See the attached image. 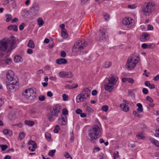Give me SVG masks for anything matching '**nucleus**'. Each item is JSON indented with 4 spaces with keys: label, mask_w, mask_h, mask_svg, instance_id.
<instances>
[{
    "label": "nucleus",
    "mask_w": 159,
    "mask_h": 159,
    "mask_svg": "<svg viewBox=\"0 0 159 159\" xmlns=\"http://www.w3.org/2000/svg\"><path fill=\"white\" fill-rule=\"evenodd\" d=\"M53 109H60L61 108V106L59 104L54 105L53 107Z\"/></svg>",
    "instance_id": "4c0bfd02"
},
{
    "label": "nucleus",
    "mask_w": 159,
    "mask_h": 159,
    "mask_svg": "<svg viewBox=\"0 0 159 159\" xmlns=\"http://www.w3.org/2000/svg\"><path fill=\"white\" fill-rule=\"evenodd\" d=\"M25 26V24L24 23H22L21 25H20L19 27V30H22Z\"/></svg>",
    "instance_id": "864d4df0"
},
{
    "label": "nucleus",
    "mask_w": 159,
    "mask_h": 159,
    "mask_svg": "<svg viewBox=\"0 0 159 159\" xmlns=\"http://www.w3.org/2000/svg\"><path fill=\"white\" fill-rule=\"evenodd\" d=\"M59 75L60 77L61 78H71L73 77V75L71 72L61 71L59 72Z\"/></svg>",
    "instance_id": "ddd939ff"
},
{
    "label": "nucleus",
    "mask_w": 159,
    "mask_h": 159,
    "mask_svg": "<svg viewBox=\"0 0 159 159\" xmlns=\"http://www.w3.org/2000/svg\"><path fill=\"white\" fill-rule=\"evenodd\" d=\"M155 8V4L152 2H149L143 6L142 12L144 15L149 16L154 11Z\"/></svg>",
    "instance_id": "39448f33"
},
{
    "label": "nucleus",
    "mask_w": 159,
    "mask_h": 159,
    "mask_svg": "<svg viewBox=\"0 0 159 159\" xmlns=\"http://www.w3.org/2000/svg\"><path fill=\"white\" fill-rule=\"evenodd\" d=\"M154 104L153 103H150L149 105V106L147 107V109H149L151 108H153L154 106Z\"/></svg>",
    "instance_id": "680f3d73"
},
{
    "label": "nucleus",
    "mask_w": 159,
    "mask_h": 159,
    "mask_svg": "<svg viewBox=\"0 0 159 159\" xmlns=\"http://www.w3.org/2000/svg\"><path fill=\"white\" fill-rule=\"evenodd\" d=\"M61 36L64 39H66L68 37V35L66 32V30H62Z\"/></svg>",
    "instance_id": "473e14b6"
},
{
    "label": "nucleus",
    "mask_w": 159,
    "mask_h": 159,
    "mask_svg": "<svg viewBox=\"0 0 159 159\" xmlns=\"http://www.w3.org/2000/svg\"><path fill=\"white\" fill-rule=\"evenodd\" d=\"M39 6L37 4H34L32 8L31 9V11L34 13L37 12L39 10Z\"/></svg>",
    "instance_id": "a211bd4d"
},
{
    "label": "nucleus",
    "mask_w": 159,
    "mask_h": 159,
    "mask_svg": "<svg viewBox=\"0 0 159 159\" xmlns=\"http://www.w3.org/2000/svg\"><path fill=\"white\" fill-rule=\"evenodd\" d=\"M149 35L145 33H143L142 34V38L143 39H147L148 38H149Z\"/></svg>",
    "instance_id": "c03bdc74"
},
{
    "label": "nucleus",
    "mask_w": 159,
    "mask_h": 159,
    "mask_svg": "<svg viewBox=\"0 0 159 159\" xmlns=\"http://www.w3.org/2000/svg\"><path fill=\"white\" fill-rule=\"evenodd\" d=\"M45 99V97L43 95H41L39 97V100L40 101H43Z\"/></svg>",
    "instance_id": "338daca9"
},
{
    "label": "nucleus",
    "mask_w": 159,
    "mask_h": 159,
    "mask_svg": "<svg viewBox=\"0 0 159 159\" xmlns=\"http://www.w3.org/2000/svg\"><path fill=\"white\" fill-rule=\"evenodd\" d=\"M23 60L21 57L19 55H17L15 56L14 61L16 62H19L22 61Z\"/></svg>",
    "instance_id": "412c9836"
},
{
    "label": "nucleus",
    "mask_w": 159,
    "mask_h": 159,
    "mask_svg": "<svg viewBox=\"0 0 159 159\" xmlns=\"http://www.w3.org/2000/svg\"><path fill=\"white\" fill-rule=\"evenodd\" d=\"M45 137L48 141L50 142L52 141L51 139V135L48 132L46 133L45 134Z\"/></svg>",
    "instance_id": "bb28decb"
},
{
    "label": "nucleus",
    "mask_w": 159,
    "mask_h": 159,
    "mask_svg": "<svg viewBox=\"0 0 159 159\" xmlns=\"http://www.w3.org/2000/svg\"><path fill=\"white\" fill-rule=\"evenodd\" d=\"M25 124L28 126H32L34 124V122L32 120H26L25 121Z\"/></svg>",
    "instance_id": "393cba45"
},
{
    "label": "nucleus",
    "mask_w": 159,
    "mask_h": 159,
    "mask_svg": "<svg viewBox=\"0 0 159 159\" xmlns=\"http://www.w3.org/2000/svg\"><path fill=\"white\" fill-rule=\"evenodd\" d=\"M123 103L120 104V107L121 109H125L126 108L127 109H129V108L128 106V104H129L130 103L129 101L124 100L123 101Z\"/></svg>",
    "instance_id": "2eb2a0df"
},
{
    "label": "nucleus",
    "mask_w": 159,
    "mask_h": 159,
    "mask_svg": "<svg viewBox=\"0 0 159 159\" xmlns=\"http://www.w3.org/2000/svg\"><path fill=\"white\" fill-rule=\"evenodd\" d=\"M27 52L28 54H31L33 53V51L31 49L28 48L27 50Z\"/></svg>",
    "instance_id": "e2e57ef3"
},
{
    "label": "nucleus",
    "mask_w": 159,
    "mask_h": 159,
    "mask_svg": "<svg viewBox=\"0 0 159 159\" xmlns=\"http://www.w3.org/2000/svg\"><path fill=\"white\" fill-rule=\"evenodd\" d=\"M19 137L21 140H22L25 137V133L23 132H20L19 135Z\"/></svg>",
    "instance_id": "e433bc0d"
},
{
    "label": "nucleus",
    "mask_w": 159,
    "mask_h": 159,
    "mask_svg": "<svg viewBox=\"0 0 159 159\" xmlns=\"http://www.w3.org/2000/svg\"><path fill=\"white\" fill-rule=\"evenodd\" d=\"M67 61L64 58H61L57 59L56 61V62L58 64H65L67 63Z\"/></svg>",
    "instance_id": "dca6fc26"
},
{
    "label": "nucleus",
    "mask_w": 159,
    "mask_h": 159,
    "mask_svg": "<svg viewBox=\"0 0 159 159\" xmlns=\"http://www.w3.org/2000/svg\"><path fill=\"white\" fill-rule=\"evenodd\" d=\"M127 81L131 84H133L134 82V80L132 78H128Z\"/></svg>",
    "instance_id": "603ef678"
},
{
    "label": "nucleus",
    "mask_w": 159,
    "mask_h": 159,
    "mask_svg": "<svg viewBox=\"0 0 159 159\" xmlns=\"http://www.w3.org/2000/svg\"><path fill=\"white\" fill-rule=\"evenodd\" d=\"M12 61V60L11 58L6 57L4 61V64H6L8 65H10Z\"/></svg>",
    "instance_id": "7c9ffc66"
},
{
    "label": "nucleus",
    "mask_w": 159,
    "mask_h": 159,
    "mask_svg": "<svg viewBox=\"0 0 159 159\" xmlns=\"http://www.w3.org/2000/svg\"><path fill=\"white\" fill-rule=\"evenodd\" d=\"M7 87L8 91L14 93L18 89L19 83L17 80L7 82Z\"/></svg>",
    "instance_id": "6e6552de"
},
{
    "label": "nucleus",
    "mask_w": 159,
    "mask_h": 159,
    "mask_svg": "<svg viewBox=\"0 0 159 159\" xmlns=\"http://www.w3.org/2000/svg\"><path fill=\"white\" fill-rule=\"evenodd\" d=\"M60 127L58 125H57L55 126V129L53 130V131L55 133H57L58 132V131L60 130Z\"/></svg>",
    "instance_id": "58836bf2"
},
{
    "label": "nucleus",
    "mask_w": 159,
    "mask_h": 159,
    "mask_svg": "<svg viewBox=\"0 0 159 159\" xmlns=\"http://www.w3.org/2000/svg\"><path fill=\"white\" fill-rule=\"evenodd\" d=\"M136 106L138 107L137 109H143V106L142 104L140 103H137L136 104Z\"/></svg>",
    "instance_id": "3c124183"
},
{
    "label": "nucleus",
    "mask_w": 159,
    "mask_h": 159,
    "mask_svg": "<svg viewBox=\"0 0 159 159\" xmlns=\"http://www.w3.org/2000/svg\"><path fill=\"white\" fill-rule=\"evenodd\" d=\"M56 152V150L55 149L52 150L50 151L48 153V155L51 157H53L54 156V153Z\"/></svg>",
    "instance_id": "ea45409f"
},
{
    "label": "nucleus",
    "mask_w": 159,
    "mask_h": 159,
    "mask_svg": "<svg viewBox=\"0 0 159 159\" xmlns=\"http://www.w3.org/2000/svg\"><path fill=\"white\" fill-rule=\"evenodd\" d=\"M58 120L59 121L61 120V124L62 125H65L66 123L67 118L66 116H65L64 117L62 116L61 118H60Z\"/></svg>",
    "instance_id": "4be33fe9"
},
{
    "label": "nucleus",
    "mask_w": 159,
    "mask_h": 159,
    "mask_svg": "<svg viewBox=\"0 0 159 159\" xmlns=\"http://www.w3.org/2000/svg\"><path fill=\"white\" fill-rule=\"evenodd\" d=\"M104 17L105 20L107 21L110 18V16L108 14L105 13L104 14Z\"/></svg>",
    "instance_id": "79ce46f5"
},
{
    "label": "nucleus",
    "mask_w": 159,
    "mask_h": 159,
    "mask_svg": "<svg viewBox=\"0 0 159 159\" xmlns=\"http://www.w3.org/2000/svg\"><path fill=\"white\" fill-rule=\"evenodd\" d=\"M118 80V77L115 75L112 74L108 78L109 82L115 85Z\"/></svg>",
    "instance_id": "f8f14e48"
},
{
    "label": "nucleus",
    "mask_w": 159,
    "mask_h": 159,
    "mask_svg": "<svg viewBox=\"0 0 159 159\" xmlns=\"http://www.w3.org/2000/svg\"><path fill=\"white\" fill-rule=\"evenodd\" d=\"M74 136L73 134V132H72L70 139V141L71 143H72L74 141Z\"/></svg>",
    "instance_id": "13d9d810"
},
{
    "label": "nucleus",
    "mask_w": 159,
    "mask_h": 159,
    "mask_svg": "<svg viewBox=\"0 0 159 159\" xmlns=\"http://www.w3.org/2000/svg\"><path fill=\"white\" fill-rule=\"evenodd\" d=\"M116 153L115 152L113 154V157H114V159H116V157H118L119 156V155H118L119 154V152L118 151H116Z\"/></svg>",
    "instance_id": "5fc2aeb1"
},
{
    "label": "nucleus",
    "mask_w": 159,
    "mask_h": 159,
    "mask_svg": "<svg viewBox=\"0 0 159 159\" xmlns=\"http://www.w3.org/2000/svg\"><path fill=\"white\" fill-rule=\"evenodd\" d=\"M89 96V89L87 88H85L76 96V101L77 102L85 101Z\"/></svg>",
    "instance_id": "423d86ee"
},
{
    "label": "nucleus",
    "mask_w": 159,
    "mask_h": 159,
    "mask_svg": "<svg viewBox=\"0 0 159 159\" xmlns=\"http://www.w3.org/2000/svg\"><path fill=\"white\" fill-rule=\"evenodd\" d=\"M16 38L14 37H11L9 39L1 40L0 50L2 51L9 52L16 47Z\"/></svg>",
    "instance_id": "f257e3e1"
},
{
    "label": "nucleus",
    "mask_w": 159,
    "mask_h": 159,
    "mask_svg": "<svg viewBox=\"0 0 159 159\" xmlns=\"http://www.w3.org/2000/svg\"><path fill=\"white\" fill-rule=\"evenodd\" d=\"M143 110H137V111H133V114L135 116H137L139 117H140V115L139 113L142 112Z\"/></svg>",
    "instance_id": "2f4dec72"
},
{
    "label": "nucleus",
    "mask_w": 159,
    "mask_h": 159,
    "mask_svg": "<svg viewBox=\"0 0 159 159\" xmlns=\"http://www.w3.org/2000/svg\"><path fill=\"white\" fill-rule=\"evenodd\" d=\"M7 29L10 30H13L14 31H17L18 30V27L16 25H11L8 26Z\"/></svg>",
    "instance_id": "6ab92c4d"
},
{
    "label": "nucleus",
    "mask_w": 159,
    "mask_h": 159,
    "mask_svg": "<svg viewBox=\"0 0 159 159\" xmlns=\"http://www.w3.org/2000/svg\"><path fill=\"white\" fill-rule=\"evenodd\" d=\"M78 86V84H73L71 85L70 88V89H74L77 88Z\"/></svg>",
    "instance_id": "69168bd1"
},
{
    "label": "nucleus",
    "mask_w": 159,
    "mask_h": 159,
    "mask_svg": "<svg viewBox=\"0 0 159 159\" xmlns=\"http://www.w3.org/2000/svg\"><path fill=\"white\" fill-rule=\"evenodd\" d=\"M87 45L86 42L84 40H78L74 44L72 51L75 55L81 54L82 51Z\"/></svg>",
    "instance_id": "7ed1b4c3"
},
{
    "label": "nucleus",
    "mask_w": 159,
    "mask_h": 159,
    "mask_svg": "<svg viewBox=\"0 0 159 159\" xmlns=\"http://www.w3.org/2000/svg\"><path fill=\"white\" fill-rule=\"evenodd\" d=\"M36 93V89L34 88H31L25 89L22 92V95L26 98H30V99H31L35 97Z\"/></svg>",
    "instance_id": "0eeeda50"
},
{
    "label": "nucleus",
    "mask_w": 159,
    "mask_h": 159,
    "mask_svg": "<svg viewBox=\"0 0 159 159\" xmlns=\"http://www.w3.org/2000/svg\"><path fill=\"white\" fill-rule=\"evenodd\" d=\"M100 150V148L99 147H95L93 149V153L98 152Z\"/></svg>",
    "instance_id": "49530a36"
},
{
    "label": "nucleus",
    "mask_w": 159,
    "mask_h": 159,
    "mask_svg": "<svg viewBox=\"0 0 159 159\" xmlns=\"http://www.w3.org/2000/svg\"><path fill=\"white\" fill-rule=\"evenodd\" d=\"M123 25L126 27L131 28L134 25V20L130 17H125L122 20Z\"/></svg>",
    "instance_id": "1a4fd4ad"
},
{
    "label": "nucleus",
    "mask_w": 159,
    "mask_h": 159,
    "mask_svg": "<svg viewBox=\"0 0 159 159\" xmlns=\"http://www.w3.org/2000/svg\"><path fill=\"white\" fill-rule=\"evenodd\" d=\"M64 157L66 158H70V159H72V157L67 152H66L64 153Z\"/></svg>",
    "instance_id": "a19ab883"
},
{
    "label": "nucleus",
    "mask_w": 159,
    "mask_h": 159,
    "mask_svg": "<svg viewBox=\"0 0 159 159\" xmlns=\"http://www.w3.org/2000/svg\"><path fill=\"white\" fill-rule=\"evenodd\" d=\"M105 30L104 29L100 30L99 34L97 38V40L100 42L106 40L107 37L105 34Z\"/></svg>",
    "instance_id": "9d476101"
},
{
    "label": "nucleus",
    "mask_w": 159,
    "mask_h": 159,
    "mask_svg": "<svg viewBox=\"0 0 159 159\" xmlns=\"http://www.w3.org/2000/svg\"><path fill=\"white\" fill-rule=\"evenodd\" d=\"M49 116L48 119L50 121L53 122L55 120V119L52 116H51V115H50V116Z\"/></svg>",
    "instance_id": "8fccbe9b"
},
{
    "label": "nucleus",
    "mask_w": 159,
    "mask_h": 159,
    "mask_svg": "<svg viewBox=\"0 0 159 159\" xmlns=\"http://www.w3.org/2000/svg\"><path fill=\"white\" fill-rule=\"evenodd\" d=\"M150 46H149L146 43H143L141 47L143 49H145L147 48H149Z\"/></svg>",
    "instance_id": "09e8293b"
},
{
    "label": "nucleus",
    "mask_w": 159,
    "mask_h": 159,
    "mask_svg": "<svg viewBox=\"0 0 159 159\" xmlns=\"http://www.w3.org/2000/svg\"><path fill=\"white\" fill-rule=\"evenodd\" d=\"M114 85L109 82L105 84L104 87L105 89L109 92H111L114 88Z\"/></svg>",
    "instance_id": "4468645a"
},
{
    "label": "nucleus",
    "mask_w": 159,
    "mask_h": 159,
    "mask_svg": "<svg viewBox=\"0 0 159 159\" xmlns=\"http://www.w3.org/2000/svg\"><path fill=\"white\" fill-rule=\"evenodd\" d=\"M62 114L66 116L68 114V110H62Z\"/></svg>",
    "instance_id": "0e129e2a"
},
{
    "label": "nucleus",
    "mask_w": 159,
    "mask_h": 159,
    "mask_svg": "<svg viewBox=\"0 0 159 159\" xmlns=\"http://www.w3.org/2000/svg\"><path fill=\"white\" fill-rule=\"evenodd\" d=\"M9 118L10 120H13L16 118V116L15 114L13 115L12 114H10L9 116Z\"/></svg>",
    "instance_id": "c9c22d12"
},
{
    "label": "nucleus",
    "mask_w": 159,
    "mask_h": 159,
    "mask_svg": "<svg viewBox=\"0 0 159 159\" xmlns=\"http://www.w3.org/2000/svg\"><path fill=\"white\" fill-rule=\"evenodd\" d=\"M62 97L63 100L64 101L67 100L68 99V96L66 94H63L62 95Z\"/></svg>",
    "instance_id": "a18cd8bd"
},
{
    "label": "nucleus",
    "mask_w": 159,
    "mask_h": 159,
    "mask_svg": "<svg viewBox=\"0 0 159 159\" xmlns=\"http://www.w3.org/2000/svg\"><path fill=\"white\" fill-rule=\"evenodd\" d=\"M140 60V57L138 55L134 54L130 56L126 63V68L128 70L134 69Z\"/></svg>",
    "instance_id": "f03ea898"
},
{
    "label": "nucleus",
    "mask_w": 159,
    "mask_h": 159,
    "mask_svg": "<svg viewBox=\"0 0 159 159\" xmlns=\"http://www.w3.org/2000/svg\"><path fill=\"white\" fill-rule=\"evenodd\" d=\"M39 27H40L42 26L44 23V21L41 18H39L37 20Z\"/></svg>",
    "instance_id": "cd10ccee"
},
{
    "label": "nucleus",
    "mask_w": 159,
    "mask_h": 159,
    "mask_svg": "<svg viewBox=\"0 0 159 159\" xmlns=\"http://www.w3.org/2000/svg\"><path fill=\"white\" fill-rule=\"evenodd\" d=\"M14 73L12 71L9 70L7 71L6 74L7 82L13 81L14 80H16L14 78Z\"/></svg>",
    "instance_id": "9b49d317"
},
{
    "label": "nucleus",
    "mask_w": 159,
    "mask_h": 159,
    "mask_svg": "<svg viewBox=\"0 0 159 159\" xmlns=\"http://www.w3.org/2000/svg\"><path fill=\"white\" fill-rule=\"evenodd\" d=\"M136 137L139 139H144L145 137L143 136L142 134L140 133H138L136 135Z\"/></svg>",
    "instance_id": "f704fd0d"
},
{
    "label": "nucleus",
    "mask_w": 159,
    "mask_h": 159,
    "mask_svg": "<svg viewBox=\"0 0 159 159\" xmlns=\"http://www.w3.org/2000/svg\"><path fill=\"white\" fill-rule=\"evenodd\" d=\"M60 112L59 110H52L50 113H48V116H49L50 115L51 116H57L58 115V114Z\"/></svg>",
    "instance_id": "f3484780"
},
{
    "label": "nucleus",
    "mask_w": 159,
    "mask_h": 159,
    "mask_svg": "<svg viewBox=\"0 0 159 159\" xmlns=\"http://www.w3.org/2000/svg\"><path fill=\"white\" fill-rule=\"evenodd\" d=\"M27 46L31 48H34L35 47V44L33 41L32 40H30L29 43L27 44Z\"/></svg>",
    "instance_id": "5701e85b"
},
{
    "label": "nucleus",
    "mask_w": 159,
    "mask_h": 159,
    "mask_svg": "<svg viewBox=\"0 0 159 159\" xmlns=\"http://www.w3.org/2000/svg\"><path fill=\"white\" fill-rule=\"evenodd\" d=\"M149 140L151 143L154 144L155 146L159 147V142L157 140L152 138H150Z\"/></svg>",
    "instance_id": "aec40b11"
},
{
    "label": "nucleus",
    "mask_w": 159,
    "mask_h": 159,
    "mask_svg": "<svg viewBox=\"0 0 159 159\" xmlns=\"http://www.w3.org/2000/svg\"><path fill=\"white\" fill-rule=\"evenodd\" d=\"M5 17L6 18V22H9L12 18L11 15L8 14H6L5 15Z\"/></svg>",
    "instance_id": "c85d7f7f"
},
{
    "label": "nucleus",
    "mask_w": 159,
    "mask_h": 159,
    "mask_svg": "<svg viewBox=\"0 0 159 159\" xmlns=\"http://www.w3.org/2000/svg\"><path fill=\"white\" fill-rule=\"evenodd\" d=\"M100 129L97 125H94L90 130V140L93 143H96V139L100 137Z\"/></svg>",
    "instance_id": "20e7f679"
},
{
    "label": "nucleus",
    "mask_w": 159,
    "mask_h": 159,
    "mask_svg": "<svg viewBox=\"0 0 159 159\" xmlns=\"http://www.w3.org/2000/svg\"><path fill=\"white\" fill-rule=\"evenodd\" d=\"M61 56L63 57H65L66 56V54L64 51H62L61 53Z\"/></svg>",
    "instance_id": "bf43d9fd"
},
{
    "label": "nucleus",
    "mask_w": 159,
    "mask_h": 159,
    "mask_svg": "<svg viewBox=\"0 0 159 159\" xmlns=\"http://www.w3.org/2000/svg\"><path fill=\"white\" fill-rule=\"evenodd\" d=\"M6 57L5 55L0 54V63L2 64H4V60Z\"/></svg>",
    "instance_id": "a878e982"
},
{
    "label": "nucleus",
    "mask_w": 159,
    "mask_h": 159,
    "mask_svg": "<svg viewBox=\"0 0 159 159\" xmlns=\"http://www.w3.org/2000/svg\"><path fill=\"white\" fill-rule=\"evenodd\" d=\"M137 7V5L135 4H133L132 5H128V7L130 9H134Z\"/></svg>",
    "instance_id": "de8ad7c7"
},
{
    "label": "nucleus",
    "mask_w": 159,
    "mask_h": 159,
    "mask_svg": "<svg viewBox=\"0 0 159 159\" xmlns=\"http://www.w3.org/2000/svg\"><path fill=\"white\" fill-rule=\"evenodd\" d=\"M159 80V75H157L154 78L153 80L154 81H157Z\"/></svg>",
    "instance_id": "774afa93"
},
{
    "label": "nucleus",
    "mask_w": 159,
    "mask_h": 159,
    "mask_svg": "<svg viewBox=\"0 0 159 159\" xmlns=\"http://www.w3.org/2000/svg\"><path fill=\"white\" fill-rule=\"evenodd\" d=\"M0 147L2 151H4L8 148V146L6 145H1Z\"/></svg>",
    "instance_id": "37998d69"
},
{
    "label": "nucleus",
    "mask_w": 159,
    "mask_h": 159,
    "mask_svg": "<svg viewBox=\"0 0 159 159\" xmlns=\"http://www.w3.org/2000/svg\"><path fill=\"white\" fill-rule=\"evenodd\" d=\"M3 133L5 135L9 134L10 136L12 135V131L7 129H5L3 130Z\"/></svg>",
    "instance_id": "c756f323"
},
{
    "label": "nucleus",
    "mask_w": 159,
    "mask_h": 159,
    "mask_svg": "<svg viewBox=\"0 0 159 159\" xmlns=\"http://www.w3.org/2000/svg\"><path fill=\"white\" fill-rule=\"evenodd\" d=\"M143 92L144 94H146L148 93V91L147 89L144 88L143 89Z\"/></svg>",
    "instance_id": "6e6d98bb"
},
{
    "label": "nucleus",
    "mask_w": 159,
    "mask_h": 159,
    "mask_svg": "<svg viewBox=\"0 0 159 159\" xmlns=\"http://www.w3.org/2000/svg\"><path fill=\"white\" fill-rule=\"evenodd\" d=\"M146 100L150 102H153L152 99L149 96H147L146 98Z\"/></svg>",
    "instance_id": "4d7b16f0"
},
{
    "label": "nucleus",
    "mask_w": 159,
    "mask_h": 159,
    "mask_svg": "<svg viewBox=\"0 0 159 159\" xmlns=\"http://www.w3.org/2000/svg\"><path fill=\"white\" fill-rule=\"evenodd\" d=\"M28 144L32 145V148L34 149H35L37 147L36 143L33 141L30 140L28 143Z\"/></svg>",
    "instance_id": "b1692460"
},
{
    "label": "nucleus",
    "mask_w": 159,
    "mask_h": 159,
    "mask_svg": "<svg viewBox=\"0 0 159 159\" xmlns=\"http://www.w3.org/2000/svg\"><path fill=\"white\" fill-rule=\"evenodd\" d=\"M111 65V63L110 62H106L104 63L103 66L106 68L109 67Z\"/></svg>",
    "instance_id": "72a5a7b5"
},
{
    "label": "nucleus",
    "mask_w": 159,
    "mask_h": 159,
    "mask_svg": "<svg viewBox=\"0 0 159 159\" xmlns=\"http://www.w3.org/2000/svg\"><path fill=\"white\" fill-rule=\"evenodd\" d=\"M98 93V92L96 90H93L92 92L91 93L92 95L95 96Z\"/></svg>",
    "instance_id": "052dcab7"
}]
</instances>
